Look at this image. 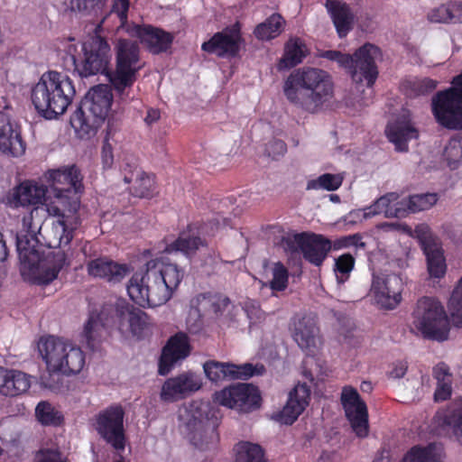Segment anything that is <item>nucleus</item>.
<instances>
[{
	"label": "nucleus",
	"instance_id": "obj_27",
	"mask_svg": "<svg viewBox=\"0 0 462 462\" xmlns=\"http://www.w3.org/2000/svg\"><path fill=\"white\" fill-rule=\"evenodd\" d=\"M190 352L188 336L179 332L172 336L163 347L159 362V374H167L179 361L185 359Z\"/></svg>",
	"mask_w": 462,
	"mask_h": 462
},
{
	"label": "nucleus",
	"instance_id": "obj_54",
	"mask_svg": "<svg viewBox=\"0 0 462 462\" xmlns=\"http://www.w3.org/2000/svg\"><path fill=\"white\" fill-rule=\"evenodd\" d=\"M244 310L252 323L260 321L263 317V313L260 310L258 302L255 300H246L244 305Z\"/></svg>",
	"mask_w": 462,
	"mask_h": 462
},
{
	"label": "nucleus",
	"instance_id": "obj_33",
	"mask_svg": "<svg viewBox=\"0 0 462 462\" xmlns=\"http://www.w3.org/2000/svg\"><path fill=\"white\" fill-rule=\"evenodd\" d=\"M374 217L383 214L386 217L402 218L408 216L406 197L389 192L377 199L372 205Z\"/></svg>",
	"mask_w": 462,
	"mask_h": 462
},
{
	"label": "nucleus",
	"instance_id": "obj_11",
	"mask_svg": "<svg viewBox=\"0 0 462 462\" xmlns=\"http://www.w3.org/2000/svg\"><path fill=\"white\" fill-rule=\"evenodd\" d=\"M209 405L201 401L183 404L178 411L180 430L197 448L205 450L217 439V424L208 417Z\"/></svg>",
	"mask_w": 462,
	"mask_h": 462
},
{
	"label": "nucleus",
	"instance_id": "obj_44",
	"mask_svg": "<svg viewBox=\"0 0 462 462\" xmlns=\"http://www.w3.org/2000/svg\"><path fill=\"white\" fill-rule=\"evenodd\" d=\"M408 215L422 210H427L434 206L438 201L436 193L416 194L406 197Z\"/></svg>",
	"mask_w": 462,
	"mask_h": 462
},
{
	"label": "nucleus",
	"instance_id": "obj_17",
	"mask_svg": "<svg viewBox=\"0 0 462 462\" xmlns=\"http://www.w3.org/2000/svg\"><path fill=\"white\" fill-rule=\"evenodd\" d=\"M125 411L121 405H111L96 417L95 429L100 438L116 451L125 448Z\"/></svg>",
	"mask_w": 462,
	"mask_h": 462
},
{
	"label": "nucleus",
	"instance_id": "obj_31",
	"mask_svg": "<svg viewBox=\"0 0 462 462\" xmlns=\"http://www.w3.org/2000/svg\"><path fill=\"white\" fill-rule=\"evenodd\" d=\"M87 271L88 275L94 278L117 283L130 273V267L125 263H119L107 257H99L88 263Z\"/></svg>",
	"mask_w": 462,
	"mask_h": 462
},
{
	"label": "nucleus",
	"instance_id": "obj_53",
	"mask_svg": "<svg viewBox=\"0 0 462 462\" xmlns=\"http://www.w3.org/2000/svg\"><path fill=\"white\" fill-rule=\"evenodd\" d=\"M287 151L285 143L279 139L271 140L265 146V153L267 156L276 159L282 156Z\"/></svg>",
	"mask_w": 462,
	"mask_h": 462
},
{
	"label": "nucleus",
	"instance_id": "obj_21",
	"mask_svg": "<svg viewBox=\"0 0 462 462\" xmlns=\"http://www.w3.org/2000/svg\"><path fill=\"white\" fill-rule=\"evenodd\" d=\"M414 236L419 239L426 255L430 278L439 280L444 277L447 264L443 250L439 240L431 234L430 227L425 224L418 225L414 229Z\"/></svg>",
	"mask_w": 462,
	"mask_h": 462
},
{
	"label": "nucleus",
	"instance_id": "obj_4",
	"mask_svg": "<svg viewBox=\"0 0 462 462\" xmlns=\"http://www.w3.org/2000/svg\"><path fill=\"white\" fill-rule=\"evenodd\" d=\"M115 312L111 305L104 306L100 311L92 310L81 334V341L88 348L96 349L105 337L108 327L112 324V313ZM118 319V329L123 333H131L141 337L145 332L149 319L147 314L128 304L118 305L116 310Z\"/></svg>",
	"mask_w": 462,
	"mask_h": 462
},
{
	"label": "nucleus",
	"instance_id": "obj_38",
	"mask_svg": "<svg viewBox=\"0 0 462 462\" xmlns=\"http://www.w3.org/2000/svg\"><path fill=\"white\" fill-rule=\"evenodd\" d=\"M125 183L133 184V194L140 198H148L152 195L154 180L153 178L136 168L134 171L125 173L124 176Z\"/></svg>",
	"mask_w": 462,
	"mask_h": 462
},
{
	"label": "nucleus",
	"instance_id": "obj_56",
	"mask_svg": "<svg viewBox=\"0 0 462 462\" xmlns=\"http://www.w3.org/2000/svg\"><path fill=\"white\" fill-rule=\"evenodd\" d=\"M38 462H65L61 454L56 450H47L43 452L38 459Z\"/></svg>",
	"mask_w": 462,
	"mask_h": 462
},
{
	"label": "nucleus",
	"instance_id": "obj_63",
	"mask_svg": "<svg viewBox=\"0 0 462 462\" xmlns=\"http://www.w3.org/2000/svg\"><path fill=\"white\" fill-rule=\"evenodd\" d=\"M329 199H330V201H332L334 203H339L340 202V198L337 194H330L329 195Z\"/></svg>",
	"mask_w": 462,
	"mask_h": 462
},
{
	"label": "nucleus",
	"instance_id": "obj_48",
	"mask_svg": "<svg viewBox=\"0 0 462 462\" xmlns=\"http://www.w3.org/2000/svg\"><path fill=\"white\" fill-rule=\"evenodd\" d=\"M107 0H71L72 9L86 14L97 16L102 14Z\"/></svg>",
	"mask_w": 462,
	"mask_h": 462
},
{
	"label": "nucleus",
	"instance_id": "obj_61",
	"mask_svg": "<svg viewBox=\"0 0 462 462\" xmlns=\"http://www.w3.org/2000/svg\"><path fill=\"white\" fill-rule=\"evenodd\" d=\"M7 248L5 245V242L3 239V236L0 233V262H4L7 257Z\"/></svg>",
	"mask_w": 462,
	"mask_h": 462
},
{
	"label": "nucleus",
	"instance_id": "obj_46",
	"mask_svg": "<svg viewBox=\"0 0 462 462\" xmlns=\"http://www.w3.org/2000/svg\"><path fill=\"white\" fill-rule=\"evenodd\" d=\"M354 266L355 258L350 254H344L335 259L334 273L338 284H343L349 279Z\"/></svg>",
	"mask_w": 462,
	"mask_h": 462
},
{
	"label": "nucleus",
	"instance_id": "obj_28",
	"mask_svg": "<svg viewBox=\"0 0 462 462\" xmlns=\"http://www.w3.org/2000/svg\"><path fill=\"white\" fill-rule=\"evenodd\" d=\"M310 389L306 383H298L289 393V398L275 419L281 423L291 425L309 405Z\"/></svg>",
	"mask_w": 462,
	"mask_h": 462
},
{
	"label": "nucleus",
	"instance_id": "obj_30",
	"mask_svg": "<svg viewBox=\"0 0 462 462\" xmlns=\"http://www.w3.org/2000/svg\"><path fill=\"white\" fill-rule=\"evenodd\" d=\"M0 151L12 157H20L25 152L21 134L5 111H0Z\"/></svg>",
	"mask_w": 462,
	"mask_h": 462
},
{
	"label": "nucleus",
	"instance_id": "obj_20",
	"mask_svg": "<svg viewBox=\"0 0 462 462\" xmlns=\"http://www.w3.org/2000/svg\"><path fill=\"white\" fill-rule=\"evenodd\" d=\"M213 401L218 405L247 412L259 405L260 394L254 386L238 383L216 392Z\"/></svg>",
	"mask_w": 462,
	"mask_h": 462
},
{
	"label": "nucleus",
	"instance_id": "obj_64",
	"mask_svg": "<svg viewBox=\"0 0 462 462\" xmlns=\"http://www.w3.org/2000/svg\"><path fill=\"white\" fill-rule=\"evenodd\" d=\"M382 227L384 228L385 230H393V229H395L396 225L395 224H383V225H382Z\"/></svg>",
	"mask_w": 462,
	"mask_h": 462
},
{
	"label": "nucleus",
	"instance_id": "obj_37",
	"mask_svg": "<svg viewBox=\"0 0 462 462\" xmlns=\"http://www.w3.org/2000/svg\"><path fill=\"white\" fill-rule=\"evenodd\" d=\"M443 447L430 443L426 447L415 446L404 456L402 462H441Z\"/></svg>",
	"mask_w": 462,
	"mask_h": 462
},
{
	"label": "nucleus",
	"instance_id": "obj_13",
	"mask_svg": "<svg viewBox=\"0 0 462 462\" xmlns=\"http://www.w3.org/2000/svg\"><path fill=\"white\" fill-rule=\"evenodd\" d=\"M291 334L294 341L308 355L303 362L304 375L311 382L322 380L326 369L321 360L315 357L322 343L316 319L310 315L295 316Z\"/></svg>",
	"mask_w": 462,
	"mask_h": 462
},
{
	"label": "nucleus",
	"instance_id": "obj_41",
	"mask_svg": "<svg viewBox=\"0 0 462 462\" xmlns=\"http://www.w3.org/2000/svg\"><path fill=\"white\" fill-rule=\"evenodd\" d=\"M37 420L44 426H59L63 421L62 413L51 402H40L35 408Z\"/></svg>",
	"mask_w": 462,
	"mask_h": 462
},
{
	"label": "nucleus",
	"instance_id": "obj_57",
	"mask_svg": "<svg viewBox=\"0 0 462 462\" xmlns=\"http://www.w3.org/2000/svg\"><path fill=\"white\" fill-rule=\"evenodd\" d=\"M114 157L112 152V146L106 141L102 149V162L105 168H110L113 164Z\"/></svg>",
	"mask_w": 462,
	"mask_h": 462
},
{
	"label": "nucleus",
	"instance_id": "obj_47",
	"mask_svg": "<svg viewBox=\"0 0 462 462\" xmlns=\"http://www.w3.org/2000/svg\"><path fill=\"white\" fill-rule=\"evenodd\" d=\"M443 157L451 168L462 161V137H453L446 144Z\"/></svg>",
	"mask_w": 462,
	"mask_h": 462
},
{
	"label": "nucleus",
	"instance_id": "obj_6",
	"mask_svg": "<svg viewBox=\"0 0 462 462\" xmlns=\"http://www.w3.org/2000/svg\"><path fill=\"white\" fill-rule=\"evenodd\" d=\"M76 94L73 81L64 73L44 72L31 88V100L35 110L46 119L63 115Z\"/></svg>",
	"mask_w": 462,
	"mask_h": 462
},
{
	"label": "nucleus",
	"instance_id": "obj_39",
	"mask_svg": "<svg viewBox=\"0 0 462 462\" xmlns=\"http://www.w3.org/2000/svg\"><path fill=\"white\" fill-rule=\"evenodd\" d=\"M284 24L285 21L281 14H273L255 27L254 33L258 40L270 41L282 33Z\"/></svg>",
	"mask_w": 462,
	"mask_h": 462
},
{
	"label": "nucleus",
	"instance_id": "obj_51",
	"mask_svg": "<svg viewBox=\"0 0 462 462\" xmlns=\"http://www.w3.org/2000/svg\"><path fill=\"white\" fill-rule=\"evenodd\" d=\"M373 217H374V213L370 205L364 208L351 210L344 217L343 222L346 226H353Z\"/></svg>",
	"mask_w": 462,
	"mask_h": 462
},
{
	"label": "nucleus",
	"instance_id": "obj_23",
	"mask_svg": "<svg viewBox=\"0 0 462 462\" xmlns=\"http://www.w3.org/2000/svg\"><path fill=\"white\" fill-rule=\"evenodd\" d=\"M341 402L354 432L359 438L366 437L368 434L367 408L357 391L350 386L344 387Z\"/></svg>",
	"mask_w": 462,
	"mask_h": 462
},
{
	"label": "nucleus",
	"instance_id": "obj_29",
	"mask_svg": "<svg viewBox=\"0 0 462 462\" xmlns=\"http://www.w3.org/2000/svg\"><path fill=\"white\" fill-rule=\"evenodd\" d=\"M434 423L438 428V434H451L462 446V399L439 411L434 418Z\"/></svg>",
	"mask_w": 462,
	"mask_h": 462
},
{
	"label": "nucleus",
	"instance_id": "obj_8",
	"mask_svg": "<svg viewBox=\"0 0 462 462\" xmlns=\"http://www.w3.org/2000/svg\"><path fill=\"white\" fill-rule=\"evenodd\" d=\"M116 69L108 74L109 82L122 104L134 99L133 86L143 69L141 51L136 41L119 37L115 43Z\"/></svg>",
	"mask_w": 462,
	"mask_h": 462
},
{
	"label": "nucleus",
	"instance_id": "obj_5",
	"mask_svg": "<svg viewBox=\"0 0 462 462\" xmlns=\"http://www.w3.org/2000/svg\"><path fill=\"white\" fill-rule=\"evenodd\" d=\"M284 94L288 100L314 113L333 95V83L328 72L315 68L298 69L285 80Z\"/></svg>",
	"mask_w": 462,
	"mask_h": 462
},
{
	"label": "nucleus",
	"instance_id": "obj_42",
	"mask_svg": "<svg viewBox=\"0 0 462 462\" xmlns=\"http://www.w3.org/2000/svg\"><path fill=\"white\" fill-rule=\"evenodd\" d=\"M236 462H266L261 446L251 442H240L235 448Z\"/></svg>",
	"mask_w": 462,
	"mask_h": 462
},
{
	"label": "nucleus",
	"instance_id": "obj_1",
	"mask_svg": "<svg viewBox=\"0 0 462 462\" xmlns=\"http://www.w3.org/2000/svg\"><path fill=\"white\" fill-rule=\"evenodd\" d=\"M51 189L32 181L16 186L8 196L13 208L44 205L50 216L56 217L52 223L54 241L51 246L68 245L79 227V194L82 192V177L76 166L49 171Z\"/></svg>",
	"mask_w": 462,
	"mask_h": 462
},
{
	"label": "nucleus",
	"instance_id": "obj_60",
	"mask_svg": "<svg viewBox=\"0 0 462 462\" xmlns=\"http://www.w3.org/2000/svg\"><path fill=\"white\" fill-rule=\"evenodd\" d=\"M346 245H353L356 248H364L365 243L362 241V236L359 235L349 236L346 238Z\"/></svg>",
	"mask_w": 462,
	"mask_h": 462
},
{
	"label": "nucleus",
	"instance_id": "obj_52",
	"mask_svg": "<svg viewBox=\"0 0 462 462\" xmlns=\"http://www.w3.org/2000/svg\"><path fill=\"white\" fill-rule=\"evenodd\" d=\"M451 3L441 5L433 8L428 14V18L433 23L451 22Z\"/></svg>",
	"mask_w": 462,
	"mask_h": 462
},
{
	"label": "nucleus",
	"instance_id": "obj_49",
	"mask_svg": "<svg viewBox=\"0 0 462 462\" xmlns=\"http://www.w3.org/2000/svg\"><path fill=\"white\" fill-rule=\"evenodd\" d=\"M406 85L410 88L408 93L410 96H420L433 91L437 88L438 82L428 78L412 79L408 80Z\"/></svg>",
	"mask_w": 462,
	"mask_h": 462
},
{
	"label": "nucleus",
	"instance_id": "obj_26",
	"mask_svg": "<svg viewBox=\"0 0 462 462\" xmlns=\"http://www.w3.org/2000/svg\"><path fill=\"white\" fill-rule=\"evenodd\" d=\"M295 242L303 257L310 263L319 266L331 249V243L321 235L302 233L295 236Z\"/></svg>",
	"mask_w": 462,
	"mask_h": 462
},
{
	"label": "nucleus",
	"instance_id": "obj_18",
	"mask_svg": "<svg viewBox=\"0 0 462 462\" xmlns=\"http://www.w3.org/2000/svg\"><path fill=\"white\" fill-rule=\"evenodd\" d=\"M402 289L403 282L399 274L374 272L369 295L380 308L393 310L402 300Z\"/></svg>",
	"mask_w": 462,
	"mask_h": 462
},
{
	"label": "nucleus",
	"instance_id": "obj_19",
	"mask_svg": "<svg viewBox=\"0 0 462 462\" xmlns=\"http://www.w3.org/2000/svg\"><path fill=\"white\" fill-rule=\"evenodd\" d=\"M229 303L228 298L217 294H199L192 298L186 319L187 329L191 334H199L203 328L202 317H218L223 314Z\"/></svg>",
	"mask_w": 462,
	"mask_h": 462
},
{
	"label": "nucleus",
	"instance_id": "obj_25",
	"mask_svg": "<svg viewBox=\"0 0 462 462\" xmlns=\"http://www.w3.org/2000/svg\"><path fill=\"white\" fill-rule=\"evenodd\" d=\"M240 42V24L236 23L214 34L208 42L202 44V50L218 57H234L239 51Z\"/></svg>",
	"mask_w": 462,
	"mask_h": 462
},
{
	"label": "nucleus",
	"instance_id": "obj_14",
	"mask_svg": "<svg viewBox=\"0 0 462 462\" xmlns=\"http://www.w3.org/2000/svg\"><path fill=\"white\" fill-rule=\"evenodd\" d=\"M412 327L423 337L445 341L448 337L450 325L441 303L429 297L418 300L412 314Z\"/></svg>",
	"mask_w": 462,
	"mask_h": 462
},
{
	"label": "nucleus",
	"instance_id": "obj_36",
	"mask_svg": "<svg viewBox=\"0 0 462 462\" xmlns=\"http://www.w3.org/2000/svg\"><path fill=\"white\" fill-rule=\"evenodd\" d=\"M308 52L304 42L299 38L290 39L284 46V53L277 64L279 70L289 69L301 63Z\"/></svg>",
	"mask_w": 462,
	"mask_h": 462
},
{
	"label": "nucleus",
	"instance_id": "obj_10",
	"mask_svg": "<svg viewBox=\"0 0 462 462\" xmlns=\"http://www.w3.org/2000/svg\"><path fill=\"white\" fill-rule=\"evenodd\" d=\"M113 94L106 85H97L88 90L80 106L70 117V125L79 138L96 134L111 108Z\"/></svg>",
	"mask_w": 462,
	"mask_h": 462
},
{
	"label": "nucleus",
	"instance_id": "obj_2",
	"mask_svg": "<svg viewBox=\"0 0 462 462\" xmlns=\"http://www.w3.org/2000/svg\"><path fill=\"white\" fill-rule=\"evenodd\" d=\"M227 225L226 218L217 216L208 225H204L195 233L189 226L188 231L180 233L178 239L168 245L163 254L150 260L145 271L134 273L130 278L126 291L130 299L143 308H155L165 304L171 299L184 277V270L176 263L171 262L168 255L183 254L186 257L193 254L205 242L200 235L214 236L216 229Z\"/></svg>",
	"mask_w": 462,
	"mask_h": 462
},
{
	"label": "nucleus",
	"instance_id": "obj_62",
	"mask_svg": "<svg viewBox=\"0 0 462 462\" xmlns=\"http://www.w3.org/2000/svg\"><path fill=\"white\" fill-rule=\"evenodd\" d=\"M333 455L328 452H323L317 462H333Z\"/></svg>",
	"mask_w": 462,
	"mask_h": 462
},
{
	"label": "nucleus",
	"instance_id": "obj_9",
	"mask_svg": "<svg viewBox=\"0 0 462 462\" xmlns=\"http://www.w3.org/2000/svg\"><path fill=\"white\" fill-rule=\"evenodd\" d=\"M128 10L129 0H114L110 13L102 19V24L108 30L125 32L129 36L138 38L153 54L166 51L171 47L173 41L171 33L152 26L128 23Z\"/></svg>",
	"mask_w": 462,
	"mask_h": 462
},
{
	"label": "nucleus",
	"instance_id": "obj_50",
	"mask_svg": "<svg viewBox=\"0 0 462 462\" xmlns=\"http://www.w3.org/2000/svg\"><path fill=\"white\" fill-rule=\"evenodd\" d=\"M288 271L286 267L281 263H276L273 267V279L270 282L273 291H283L288 285Z\"/></svg>",
	"mask_w": 462,
	"mask_h": 462
},
{
	"label": "nucleus",
	"instance_id": "obj_12",
	"mask_svg": "<svg viewBox=\"0 0 462 462\" xmlns=\"http://www.w3.org/2000/svg\"><path fill=\"white\" fill-rule=\"evenodd\" d=\"M320 56L335 61L340 68L347 69L353 81L359 84L365 83L368 94H372V86L378 76L375 60L381 56L379 48L374 44L365 43L353 56L338 51H325Z\"/></svg>",
	"mask_w": 462,
	"mask_h": 462
},
{
	"label": "nucleus",
	"instance_id": "obj_3",
	"mask_svg": "<svg viewBox=\"0 0 462 462\" xmlns=\"http://www.w3.org/2000/svg\"><path fill=\"white\" fill-rule=\"evenodd\" d=\"M38 213V208L23 217V229L16 237V247L21 263L22 275L37 284H48L55 280L63 266L69 263L68 254L58 250L41 256L32 245L29 237H33L40 229V221H34L33 216Z\"/></svg>",
	"mask_w": 462,
	"mask_h": 462
},
{
	"label": "nucleus",
	"instance_id": "obj_40",
	"mask_svg": "<svg viewBox=\"0 0 462 462\" xmlns=\"http://www.w3.org/2000/svg\"><path fill=\"white\" fill-rule=\"evenodd\" d=\"M433 374L437 380V388L434 393V399L436 402L446 401L451 396L452 376L444 365H437L434 368Z\"/></svg>",
	"mask_w": 462,
	"mask_h": 462
},
{
	"label": "nucleus",
	"instance_id": "obj_7",
	"mask_svg": "<svg viewBox=\"0 0 462 462\" xmlns=\"http://www.w3.org/2000/svg\"><path fill=\"white\" fill-rule=\"evenodd\" d=\"M39 353L46 364L48 375L41 376V383L48 389H55L58 382L52 374L65 375L79 374L85 365V354L81 348L69 340L49 336L38 342Z\"/></svg>",
	"mask_w": 462,
	"mask_h": 462
},
{
	"label": "nucleus",
	"instance_id": "obj_55",
	"mask_svg": "<svg viewBox=\"0 0 462 462\" xmlns=\"http://www.w3.org/2000/svg\"><path fill=\"white\" fill-rule=\"evenodd\" d=\"M407 368L408 365L405 361H397L393 364V367L389 372V375L394 379L402 378L406 374Z\"/></svg>",
	"mask_w": 462,
	"mask_h": 462
},
{
	"label": "nucleus",
	"instance_id": "obj_59",
	"mask_svg": "<svg viewBox=\"0 0 462 462\" xmlns=\"http://www.w3.org/2000/svg\"><path fill=\"white\" fill-rule=\"evenodd\" d=\"M160 111L157 109L150 108L147 111V115L144 117V122L146 125H151L153 123L157 122L160 118Z\"/></svg>",
	"mask_w": 462,
	"mask_h": 462
},
{
	"label": "nucleus",
	"instance_id": "obj_35",
	"mask_svg": "<svg viewBox=\"0 0 462 462\" xmlns=\"http://www.w3.org/2000/svg\"><path fill=\"white\" fill-rule=\"evenodd\" d=\"M326 8L331 16L340 38L345 37L352 28L354 15L349 6L341 0H327Z\"/></svg>",
	"mask_w": 462,
	"mask_h": 462
},
{
	"label": "nucleus",
	"instance_id": "obj_45",
	"mask_svg": "<svg viewBox=\"0 0 462 462\" xmlns=\"http://www.w3.org/2000/svg\"><path fill=\"white\" fill-rule=\"evenodd\" d=\"M448 310L454 325L462 328V276L453 290L448 302Z\"/></svg>",
	"mask_w": 462,
	"mask_h": 462
},
{
	"label": "nucleus",
	"instance_id": "obj_43",
	"mask_svg": "<svg viewBox=\"0 0 462 462\" xmlns=\"http://www.w3.org/2000/svg\"><path fill=\"white\" fill-rule=\"evenodd\" d=\"M343 180L344 176L342 173H324L316 179L310 180L307 182L306 189L308 190L325 189L334 191L342 185Z\"/></svg>",
	"mask_w": 462,
	"mask_h": 462
},
{
	"label": "nucleus",
	"instance_id": "obj_32",
	"mask_svg": "<svg viewBox=\"0 0 462 462\" xmlns=\"http://www.w3.org/2000/svg\"><path fill=\"white\" fill-rule=\"evenodd\" d=\"M386 135L391 143L395 145V149L400 152L407 151V143L417 139L419 133L411 125L409 116L403 115L402 118L395 122L389 123L386 130Z\"/></svg>",
	"mask_w": 462,
	"mask_h": 462
},
{
	"label": "nucleus",
	"instance_id": "obj_16",
	"mask_svg": "<svg viewBox=\"0 0 462 462\" xmlns=\"http://www.w3.org/2000/svg\"><path fill=\"white\" fill-rule=\"evenodd\" d=\"M431 110L442 126L462 129V72L453 79L451 88L432 97Z\"/></svg>",
	"mask_w": 462,
	"mask_h": 462
},
{
	"label": "nucleus",
	"instance_id": "obj_34",
	"mask_svg": "<svg viewBox=\"0 0 462 462\" xmlns=\"http://www.w3.org/2000/svg\"><path fill=\"white\" fill-rule=\"evenodd\" d=\"M30 385V376L23 372L0 367V393L2 394L15 396L25 393Z\"/></svg>",
	"mask_w": 462,
	"mask_h": 462
},
{
	"label": "nucleus",
	"instance_id": "obj_58",
	"mask_svg": "<svg viewBox=\"0 0 462 462\" xmlns=\"http://www.w3.org/2000/svg\"><path fill=\"white\" fill-rule=\"evenodd\" d=\"M451 23H462V3H451Z\"/></svg>",
	"mask_w": 462,
	"mask_h": 462
},
{
	"label": "nucleus",
	"instance_id": "obj_22",
	"mask_svg": "<svg viewBox=\"0 0 462 462\" xmlns=\"http://www.w3.org/2000/svg\"><path fill=\"white\" fill-rule=\"evenodd\" d=\"M206 376L213 383L226 379H247L253 375H260L264 372L263 365L244 364L237 365L232 363H224L210 360L203 365Z\"/></svg>",
	"mask_w": 462,
	"mask_h": 462
},
{
	"label": "nucleus",
	"instance_id": "obj_24",
	"mask_svg": "<svg viewBox=\"0 0 462 462\" xmlns=\"http://www.w3.org/2000/svg\"><path fill=\"white\" fill-rule=\"evenodd\" d=\"M201 378L194 373H182L167 379L162 386L161 400L174 402L200 389Z\"/></svg>",
	"mask_w": 462,
	"mask_h": 462
},
{
	"label": "nucleus",
	"instance_id": "obj_15",
	"mask_svg": "<svg viewBox=\"0 0 462 462\" xmlns=\"http://www.w3.org/2000/svg\"><path fill=\"white\" fill-rule=\"evenodd\" d=\"M101 29L106 30V26L102 24V21L97 27V32ZM107 31L109 30L107 29ZM81 49L84 58L80 61H78L76 57L70 54L71 47L69 50L70 66L80 77L86 78L98 73L109 74L107 70L111 60V49L105 38L97 33L89 41L85 42Z\"/></svg>",
	"mask_w": 462,
	"mask_h": 462
}]
</instances>
